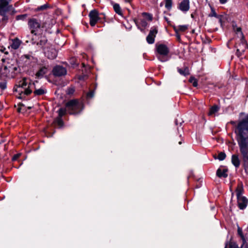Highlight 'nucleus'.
Masks as SVG:
<instances>
[{
    "label": "nucleus",
    "instance_id": "23",
    "mask_svg": "<svg viewBox=\"0 0 248 248\" xmlns=\"http://www.w3.org/2000/svg\"><path fill=\"white\" fill-rule=\"evenodd\" d=\"M243 190L244 189L243 184L241 182H240L238 184L237 188L235 190L237 197L243 196L242 194Z\"/></svg>",
    "mask_w": 248,
    "mask_h": 248
},
{
    "label": "nucleus",
    "instance_id": "6",
    "mask_svg": "<svg viewBox=\"0 0 248 248\" xmlns=\"http://www.w3.org/2000/svg\"><path fill=\"white\" fill-rule=\"evenodd\" d=\"M233 29L237 34V37L241 38V42L243 46V47L237 48L236 55L240 57L242 55V53L245 51L246 49L248 48V44L246 41L244 39V35L241 31V28L240 27H237L236 29L233 26Z\"/></svg>",
    "mask_w": 248,
    "mask_h": 248
},
{
    "label": "nucleus",
    "instance_id": "15",
    "mask_svg": "<svg viewBox=\"0 0 248 248\" xmlns=\"http://www.w3.org/2000/svg\"><path fill=\"white\" fill-rule=\"evenodd\" d=\"M36 83H38V82H34V87H33V90H34L33 91L34 95L39 96L45 94L46 93V90L43 87L37 88L35 85Z\"/></svg>",
    "mask_w": 248,
    "mask_h": 248
},
{
    "label": "nucleus",
    "instance_id": "3",
    "mask_svg": "<svg viewBox=\"0 0 248 248\" xmlns=\"http://www.w3.org/2000/svg\"><path fill=\"white\" fill-rule=\"evenodd\" d=\"M155 49L157 52V58L160 61L164 62L168 60V55L170 50L167 45L162 43H157L155 45Z\"/></svg>",
    "mask_w": 248,
    "mask_h": 248
},
{
    "label": "nucleus",
    "instance_id": "9",
    "mask_svg": "<svg viewBox=\"0 0 248 248\" xmlns=\"http://www.w3.org/2000/svg\"><path fill=\"white\" fill-rule=\"evenodd\" d=\"M9 3L7 2L0 1V16H3L2 20L7 19L6 15L12 8V5H10Z\"/></svg>",
    "mask_w": 248,
    "mask_h": 248
},
{
    "label": "nucleus",
    "instance_id": "30",
    "mask_svg": "<svg viewBox=\"0 0 248 248\" xmlns=\"http://www.w3.org/2000/svg\"><path fill=\"white\" fill-rule=\"evenodd\" d=\"M142 16H143L144 19H147L149 21H152L153 19L152 15L147 13H143Z\"/></svg>",
    "mask_w": 248,
    "mask_h": 248
},
{
    "label": "nucleus",
    "instance_id": "24",
    "mask_svg": "<svg viewBox=\"0 0 248 248\" xmlns=\"http://www.w3.org/2000/svg\"><path fill=\"white\" fill-rule=\"evenodd\" d=\"M227 170L218 169L217 171V175L219 177L226 178L228 176Z\"/></svg>",
    "mask_w": 248,
    "mask_h": 248
},
{
    "label": "nucleus",
    "instance_id": "17",
    "mask_svg": "<svg viewBox=\"0 0 248 248\" xmlns=\"http://www.w3.org/2000/svg\"><path fill=\"white\" fill-rule=\"evenodd\" d=\"M134 21L138 28L140 29L141 31L143 30L141 28H145L148 26V23L145 19H135Z\"/></svg>",
    "mask_w": 248,
    "mask_h": 248
},
{
    "label": "nucleus",
    "instance_id": "1",
    "mask_svg": "<svg viewBox=\"0 0 248 248\" xmlns=\"http://www.w3.org/2000/svg\"><path fill=\"white\" fill-rule=\"evenodd\" d=\"M237 141L244 160H248V115L237 126Z\"/></svg>",
    "mask_w": 248,
    "mask_h": 248
},
{
    "label": "nucleus",
    "instance_id": "47",
    "mask_svg": "<svg viewBox=\"0 0 248 248\" xmlns=\"http://www.w3.org/2000/svg\"><path fill=\"white\" fill-rule=\"evenodd\" d=\"M12 0H0V1L10 2Z\"/></svg>",
    "mask_w": 248,
    "mask_h": 248
},
{
    "label": "nucleus",
    "instance_id": "11",
    "mask_svg": "<svg viewBox=\"0 0 248 248\" xmlns=\"http://www.w3.org/2000/svg\"><path fill=\"white\" fill-rule=\"evenodd\" d=\"M48 68L49 66L46 63L43 65H40L39 69L35 74L36 77L37 78H42L47 73Z\"/></svg>",
    "mask_w": 248,
    "mask_h": 248
},
{
    "label": "nucleus",
    "instance_id": "13",
    "mask_svg": "<svg viewBox=\"0 0 248 248\" xmlns=\"http://www.w3.org/2000/svg\"><path fill=\"white\" fill-rule=\"evenodd\" d=\"M237 205L240 209L243 210L245 209L248 204V200L244 196L237 197Z\"/></svg>",
    "mask_w": 248,
    "mask_h": 248
},
{
    "label": "nucleus",
    "instance_id": "26",
    "mask_svg": "<svg viewBox=\"0 0 248 248\" xmlns=\"http://www.w3.org/2000/svg\"><path fill=\"white\" fill-rule=\"evenodd\" d=\"M218 109L219 108L217 106H213L210 108L209 112L208 113V115L209 116H211L214 114L216 112L218 111Z\"/></svg>",
    "mask_w": 248,
    "mask_h": 248
},
{
    "label": "nucleus",
    "instance_id": "32",
    "mask_svg": "<svg viewBox=\"0 0 248 248\" xmlns=\"http://www.w3.org/2000/svg\"><path fill=\"white\" fill-rule=\"evenodd\" d=\"M67 111L66 108H60L58 110L59 117H62L66 113V111Z\"/></svg>",
    "mask_w": 248,
    "mask_h": 248
},
{
    "label": "nucleus",
    "instance_id": "8",
    "mask_svg": "<svg viewBox=\"0 0 248 248\" xmlns=\"http://www.w3.org/2000/svg\"><path fill=\"white\" fill-rule=\"evenodd\" d=\"M103 15V14H99L98 12L96 10H92L89 14V16L90 18V24L92 27H94L96 23L101 19L99 16Z\"/></svg>",
    "mask_w": 248,
    "mask_h": 248
},
{
    "label": "nucleus",
    "instance_id": "16",
    "mask_svg": "<svg viewBox=\"0 0 248 248\" xmlns=\"http://www.w3.org/2000/svg\"><path fill=\"white\" fill-rule=\"evenodd\" d=\"M238 235L240 237L242 241V244L241 245L242 248H248V245L246 242V240L245 236L243 233L242 230L239 227L237 229Z\"/></svg>",
    "mask_w": 248,
    "mask_h": 248
},
{
    "label": "nucleus",
    "instance_id": "5",
    "mask_svg": "<svg viewBox=\"0 0 248 248\" xmlns=\"http://www.w3.org/2000/svg\"><path fill=\"white\" fill-rule=\"evenodd\" d=\"M18 67L16 65L8 62L2 66L0 70V74L8 78H14Z\"/></svg>",
    "mask_w": 248,
    "mask_h": 248
},
{
    "label": "nucleus",
    "instance_id": "46",
    "mask_svg": "<svg viewBox=\"0 0 248 248\" xmlns=\"http://www.w3.org/2000/svg\"><path fill=\"white\" fill-rule=\"evenodd\" d=\"M211 16H215V17L217 16V14L215 11H212V14Z\"/></svg>",
    "mask_w": 248,
    "mask_h": 248
},
{
    "label": "nucleus",
    "instance_id": "21",
    "mask_svg": "<svg viewBox=\"0 0 248 248\" xmlns=\"http://www.w3.org/2000/svg\"><path fill=\"white\" fill-rule=\"evenodd\" d=\"M232 163L235 167L238 168L240 164V161L237 155H233L232 156Z\"/></svg>",
    "mask_w": 248,
    "mask_h": 248
},
{
    "label": "nucleus",
    "instance_id": "12",
    "mask_svg": "<svg viewBox=\"0 0 248 248\" xmlns=\"http://www.w3.org/2000/svg\"><path fill=\"white\" fill-rule=\"evenodd\" d=\"M66 73V69L62 66H56L53 69V74L55 76L61 77L65 75Z\"/></svg>",
    "mask_w": 248,
    "mask_h": 248
},
{
    "label": "nucleus",
    "instance_id": "45",
    "mask_svg": "<svg viewBox=\"0 0 248 248\" xmlns=\"http://www.w3.org/2000/svg\"><path fill=\"white\" fill-rule=\"evenodd\" d=\"M240 41H241L240 44L239 45L236 46L237 48L240 47H243V46L242 45V42H241V38H240Z\"/></svg>",
    "mask_w": 248,
    "mask_h": 248
},
{
    "label": "nucleus",
    "instance_id": "22",
    "mask_svg": "<svg viewBox=\"0 0 248 248\" xmlns=\"http://www.w3.org/2000/svg\"><path fill=\"white\" fill-rule=\"evenodd\" d=\"M188 29V26L186 25L174 26L173 29L175 32H185Z\"/></svg>",
    "mask_w": 248,
    "mask_h": 248
},
{
    "label": "nucleus",
    "instance_id": "29",
    "mask_svg": "<svg viewBox=\"0 0 248 248\" xmlns=\"http://www.w3.org/2000/svg\"><path fill=\"white\" fill-rule=\"evenodd\" d=\"M178 72L182 75L186 76L189 74V71L187 68H185L184 69H178Z\"/></svg>",
    "mask_w": 248,
    "mask_h": 248
},
{
    "label": "nucleus",
    "instance_id": "2",
    "mask_svg": "<svg viewBox=\"0 0 248 248\" xmlns=\"http://www.w3.org/2000/svg\"><path fill=\"white\" fill-rule=\"evenodd\" d=\"M33 87H34V82H31L28 78H23L15 86L14 91L17 93L18 98L23 99L32 93Z\"/></svg>",
    "mask_w": 248,
    "mask_h": 248
},
{
    "label": "nucleus",
    "instance_id": "28",
    "mask_svg": "<svg viewBox=\"0 0 248 248\" xmlns=\"http://www.w3.org/2000/svg\"><path fill=\"white\" fill-rule=\"evenodd\" d=\"M157 28L156 27H153L151 28L149 34H151V36L155 37L156 34L157 33Z\"/></svg>",
    "mask_w": 248,
    "mask_h": 248
},
{
    "label": "nucleus",
    "instance_id": "35",
    "mask_svg": "<svg viewBox=\"0 0 248 248\" xmlns=\"http://www.w3.org/2000/svg\"><path fill=\"white\" fill-rule=\"evenodd\" d=\"M189 81L192 84L194 87H196L198 86L197 80L194 77H191L189 79Z\"/></svg>",
    "mask_w": 248,
    "mask_h": 248
},
{
    "label": "nucleus",
    "instance_id": "42",
    "mask_svg": "<svg viewBox=\"0 0 248 248\" xmlns=\"http://www.w3.org/2000/svg\"><path fill=\"white\" fill-rule=\"evenodd\" d=\"M74 92V90L73 89L71 88V89H69L68 90L67 93L68 94H71V93H72Z\"/></svg>",
    "mask_w": 248,
    "mask_h": 248
},
{
    "label": "nucleus",
    "instance_id": "25",
    "mask_svg": "<svg viewBox=\"0 0 248 248\" xmlns=\"http://www.w3.org/2000/svg\"><path fill=\"white\" fill-rule=\"evenodd\" d=\"M224 248H240L237 244L231 240L229 242H226ZM240 248H242L241 247Z\"/></svg>",
    "mask_w": 248,
    "mask_h": 248
},
{
    "label": "nucleus",
    "instance_id": "41",
    "mask_svg": "<svg viewBox=\"0 0 248 248\" xmlns=\"http://www.w3.org/2000/svg\"><path fill=\"white\" fill-rule=\"evenodd\" d=\"M19 155H20L19 154H17V155H15L13 157V160H16L19 157Z\"/></svg>",
    "mask_w": 248,
    "mask_h": 248
},
{
    "label": "nucleus",
    "instance_id": "39",
    "mask_svg": "<svg viewBox=\"0 0 248 248\" xmlns=\"http://www.w3.org/2000/svg\"><path fill=\"white\" fill-rule=\"evenodd\" d=\"M93 95H94V92L93 91L89 92L87 94V96L88 98H92L93 96Z\"/></svg>",
    "mask_w": 248,
    "mask_h": 248
},
{
    "label": "nucleus",
    "instance_id": "33",
    "mask_svg": "<svg viewBox=\"0 0 248 248\" xmlns=\"http://www.w3.org/2000/svg\"><path fill=\"white\" fill-rule=\"evenodd\" d=\"M54 123L55 124H57L60 127H62L63 125V121L61 119V117H59L57 118H56L54 121Z\"/></svg>",
    "mask_w": 248,
    "mask_h": 248
},
{
    "label": "nucleus",
    "instance_id": "4",
    "mask_svg": "<svg viewBox=\"0 0 248 248\" xmlns=\"http://www.w3.org/2000/svg\"><path fill=\"white\" fill-rule=\"evenodd\" d=\"M67 111L70 114H77L79 113L83 108L82 102L77 100H71L66 104Z\"/></svg>",
    "mask_w": 248,
    "mask_h": 248
},
{
    "label": "nucleus",
    "instance_id": "44",
    "mask_svg": "<svg viewBox=\"0 0 248 248\" xmlns=\"http://www.w3.org/2000/svg\"><path fill=\"white\" fill-rule=\"evenodd\" d=\"M227 1V0H219V2L221 4H224Z\"/></svg>",
    "mask_w": 248,
    "mask_h": 248
},
{
    "label": "nucleus",
    "instance_id": "40",
    "mask_svg": "<svg viewBox=\"0 0 248 248\" xmlns=\"http://www.w3.org/2000/svg\"><path fill=\"white\" fill-rule=\"evenodd\" d=\"M26 16V15H19L16 16V19H23Z\"/></svg>",
    "mask_w": 248,
    "mask_h": 248
},
{
    "label": "nucleus",
    "instance_id": "36",
    "mask_svg": "<svg viewBox=\"0 0 248 248\" xmlns=\"http://www.w3.org/2000/svg\"><path fill=\"white\" fill-rule=\"evenodd\" d=\"M226 156V154L224 152H220L218 155L217 159L222 161L225 159Z\"/></svg>",
    "mask_w": 248,
    "mask_h": 248
},
{
    "label": "nucleus",
    "instance_id": "7",
    "mask_svg": "<svg viewBox=\"0 0 248 248\" xmlns=\"http://www.w3.org/2000/svg\"><path fill=\"white\" fill-rule=\"evenodd\" d=\"M28 25L31 31V33L35 36L40 33L41 28L43 27L41 25L40 21L35 18L30 19L28 22Z\"/></svg>",
    "mask_w": 248,
    "mask_h": 248
},
{
    "label": "nucleus",
    "instance_id": "38",
    "mask_svg": "<svg viewBox=\"0 0 248 248\" xmlns=\"http://www.w3.org/2000/svg\"><path fill=\"white\" fill-rule=\"evenodd\" d=\"M48 7L47 4H44L43 5H42L39 7H38V10H44L45 9H46Z\"/></svg>",
    "mask_w": 248,
    "mask_h": 248
},
{
    "label": "nucleus",
    "instance_id": "27",
    "mask_svg": "<svg viewBox=\"0 0 248 248\" xmlns=\"http://www.w3.org/2000/svg\"><path fill=\"white\" fill-rule=\"evenodd\" d=\"M113 9L115 12L119 15H121L122 14V10L120 8L119 4L117 3H115L113 4Z\"/></svg>",
    "mask_w": 248,
    "mask_h": 248
},
{
    "label": "nucleus",
    "instance_id": "34",
    "mask_svg": "<svg viewBox=\"0 0 248 248\" xmlns=\"http://www.w3.org/2000/svg\"><path fill=\"white\" fill-rule=\"evenodd\" d=\"M172 0H165V7L168 10H170L172 7Z\"/></svg>",
    "mask_w": 248,
    "mask_h": 248
},
{
    "label": "nucleus",
    "instance_id": "18",
    "mask_svg": "<svg viewBox=\"0 0 248 248\" xmlns=\"http://www.w3.org/2000/svg\"><path fill=\"white\" fill-rule=\"evenodd\" d=\"M33 43H36L37 45L40 46L42 47H44V49L49 46L47 42L46 37L45 36H41L39 42L33 41Z\"/></svg>",
    "mask_w": 248,
    "mask_h": 248
},
{
    "label": "nucleus",
    "instance_id": "10",
    "mask_svg": "<svg viewBox=\"0 0 248 248\" xmlns=\"http://www.w3.org/2000/svg\"><path fill=\"white\" fill-rule=\"evenodd\" d=\"M45 55L49 59H55L57 55V50L51 46L44 48Z\"/></svg>",
    "mask_w": 248,
    "mask_h": 248
},
{
    "label": "nucleus",
    "instance_id": "31",
    "mask_svg": "<svg viewBox=\"0 0 248 248\" xmlns=\"http://www.w3.org/2000/svg\"><path fill=\"white\" fill-rule=\"evenodd\" d=\"M155 38L151 36V34H148L146 37V41L148 44H152L155 42Z\"/></svg>",
    "mask_w": 248,
    "mask_h": 248
},
{
    "label": "nucleus",
    "instance_id": "14",
    "mask_svg": "<svg viewBox=\"0 0 248 248\" xmlns=\"http://www.w3.org/2000/svg\"><path fill=\"white\" fill-rule=\"evenodd\" d=\"M189 0H183L179 4L178 8L183 12H186L189 9Z\"/></svg>",
    "mask_w": 248,
    "mask_h": 248
},
{
    "label": "nucleus",
    "instance_id": "37",
    "mask_svg": "<svg viewBox=\"0 0 248 248\" xmlns=\"http://www.w3.org/2000/svg\"><path fill=\"white\" fill-rule=\"evenodd\" d=\"M6 88V83L4 81L0 82V88L2 90H4Z\"/></svg>",
    "mask_w": 248,
    "mask_h": 248
},
{
    "label": "nucleus",
    "instance_id": "43",
    "mask_svg": "<svg viewBox=\"0 0 248 248\" xmlns=\"http://www.w3.org/2000/svg\"><path fill=\"white\" fill-rule=\"evenodd\" d=\"M179 32H175L176 33V36L178 40L180 39V35L179 33Z\"/></svg>",
    "mask_w": 248,
    "mask_h": 248
},
{
    "label": "nucleus",
    "instance_id": "48",
    "mask_svg": "<svg viewBox=\"0 0 248 248\" xmlns=\"http://www.w3.org/2000/svg\"><path fill=\"white\" fill-rule=\"evenodd\" d=\"M179 143L180 144H181V141H180V142H179Z\"/></svg>",
    "mask_w": 248,
    "mask_h": 248
},
{
    "label": "nucleus",
    "instance_id": "19",
    "mask_svg": "<svg viewBox=\"0 0 248 248\" xmlns=\"http://www.w3.org/2000/svg\"><path fill=\"white\" fill-rule=\"evenodd\" d=\"M22 41L20 40L17 38H16L12 39L10 46L12 49L16 50L19 47Z\"/></svg>",
    "mask_w": 248,
    "mask_h": 248
},
{
    "label": "nucleus",
    "instance_id": "20",
    "mask_svg": "<svg viewBox=\"0 0 248 248\" xmlns=\"http://www.w3.org/2000/svg\"><path fill=\"white\" fill-rule=\"evenodd\" d=\"M32 59L33 57L31 55L26 54L21 56L20 60L23 62L24 64L27 65L31 62Z\"/></svg>",
    "mask_w": 248,
    "mask_h": 248
}]
</instances>
